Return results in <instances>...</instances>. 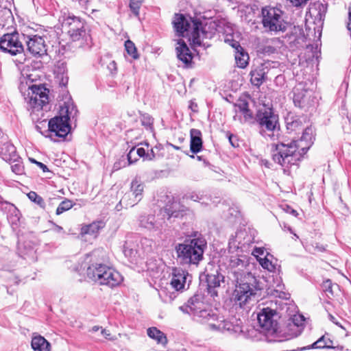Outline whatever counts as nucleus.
I'll return each instance as SVG.
<instances>
[{
  "mask_svg": "<svg viewBox=\"0 0 351 351\" xmlns=\"http://www.w3.org/2000/svg\"><path fill=\"white\" fill-rule=\"evenodd\" d=\"M190 149L193 154L199 152L202 149V132L199 130L193 128L190 130Z\"/></svg>",
  "mask_w": 351,
  "mask_h": 351,
  "instance_id": "25",
  "label": "nucleus"
},
{
  "mask_svg": "<svg viewBox=\"0 0 351 351\" xmlns=\"http://www.w3.org/2000/svg\"><path fill=\"white\" fill-rule=\"evenodd\" d=\"M300 139L292 141L289 143H272L271 153L273 160L285 169L293 165H298V162L309 149L313 143V130L311 127L303 129Z\"/></svg>",
  "mask_w": 351,
  "mask_h": 351,
  "instance_id": "1",
  "label": "nucleus"
},
{
  "mask_svg": "<svg viewBox=\"0 0 351 351\" xmlns=\"http://www.w3.org/2000/svg\"><path fill=\"white\" fill-rule=\"evenodd\" d=\"M36 129L37 131H38L39 132H40L43 135H44L45 137H48L49 138H51V140H53V137H52V134H50V135H46L45 134H43L41 131H40V126L38 125H36Z\"/></svg>",
  "mask_w": 351,
  "mask_h": 351,
  "instance_id": "63",
  "label": "nucleus"
},
{
  "mask_svg": "<svg viewBox=\"0 0 351 351\" xmlns=\"http://www.w3.org/2000/svg\"><path fill=\"white\" fill-rule=\"evenodd\" d=\"M62 28L66 32L73 41L77 40V34H74L75 31L81 30L84 24L76 16H68L62 22Z\"/></svg>",
  "mask_w": 351,
  "mask_h": 351,
  "instance_id": "17",
  "label": "nucleus"
},
{
  "mask_svg": "<svg viewBox=\"0 0 351 351\" xmlns=\"http://www.w3.org/2000/svg\"><path fill=\"white\" fill-rule=\"evenodd\" d=\"M10 211L12 212V215H13V217H12V223H15L19 220V211L13 204H10Z\"/></svg>",
  "mask_w": 351,
  "mask_h": 351,
  "instance_id": "51",
  "label": "nucleus"
},
{
  "mask_svg": "<svg viewBox=\"0 0 351 351\" xmlns=\"http://www.w3.org/2000/svg\"><path fill=\"white\" fill-rule=\"evenodd\" d=\"M73 206V202L68 199H65L59 204V206H58V208L56 209V215H59L63 213L64 212L69 210Z\"/></svg>",
  "mask_w": 351,
  "mask_h": 351,
  "instance_id": "45",
  "label": "nucleus"
},
{
  "mask_svg": "<svg viewBox=\"0 0 351 351\" xmlns=\"http://www.w3.org/2000/svg\"><path fill=\"white\" fill-rule=\"evenodd\" d=\"M145 185L141 179L135 177L130 184V194L133 196V199L130 202H128V195H123L120 200V204H122L125 207H132L137 204L143 198V193L144 191Z\"/></svg>",
  "mask_w": 351,
  "mask_h": 351,
  "instance_id": "14",
  "label": "nucleus"
},
{
  "mask_svg": "<svg viewBox=\"0 0 351 351\" xmlns=\"http://www.w3.org/2000/svg\"><path fill=\"white\" fill-rule=\"evenodd\" d=\"M236 107L238 108L239 111L240 112H243V111L246 110L248 107V103L245 100H241L239 102L236 104Z\"/></svg>",
  "mask_w": 351,
  "mask_h": 351,
  "instance_id": "53",
  "label": "nucleus"
},
{
  "mask_svg": "<svg viewBox=\"0 0 351 351\" xmlns=\"http://www.w3.org/2000/svg\"><path fill=\"white\" fill-rule=\"evenodd\" d=\"M136 153L134 147L132 148L127 155L128 162L130 165L135 162L138 158L136 157Z\"/></svg>",
  "mask_w": 351,
  "mask_h": 351,
  "instance_id": "50",
  "label": "nucleus"
},
{
  "mask_svg": "<svg viewBox=\"0 0 351 351\" xmlns=\"http://www.w3.org/2000/svg\"><path fill=\"white\" fill-rule=\"evenodd\" d=\"M139 225L149 230H156L162 226L161 223L157 221L155 216L152 215H141L139 218Z\"/></svg>",
  "mask_w": 351,
  "mask_h": 351,
  "instance_id": "26",
  "label": "nucleus"
},
{
  "mask_svg": "<svg viewBox=\"0 0 351 351\" xmlns=\"http://www.w3.org/2000/svg\"><path fill=\"white\" fill-rule=\"evenodd\" d=\"M180 310L193 317V319L199 322L205 316L208 315L210 309L204 302V296L202 294H195L183 306H180Z\"/></svg>",
  "mask_w": 351,
  "mask_h": 351,
  "instance_id": "9",
  "label": "nucleus"
},
{
  "mask_svg": "<svg viewBox=\"0 0 351 351\" xmlns=\"http://www.w3.org/2000/svg\"><path fill=\"white\" fill-rule=\"evenodd\" d=\"M74 34H77V40L76 41H80L81 45H88L91 42L90 36L86 30L84 26L81 29V30L75 31Z\"/></svg>",
  "mask_w": 351,
  "mask_h": 351,
  "instance_id": "38",
  "label": "nucleus"
},
{
  "mask_svg": "<svg viewBox=\"0 0 351 351\" xmlns=\"http://www.w3.org/2000/svg\"><path fill=\"white\" fill-rule=\"evenodd\" d=\"M277 288L278 289H276L274 291L273 295L275 297L278 298H279L278 300H288L289 299V294L287 292L282 291V286L278 285L277 286Z\"/></svg>",
  "mask_w": 351,
  "mask_h": 351,
  "instance_id": "48",
  "label": "nucleus"
},
{
  "mask_svg": "<svg viewBox=\"0 0 351 351\" xmlns=\"http://www.w3.org/2000/svg\"><path fill=\"white\" fill-rule=\"evenodd\" d=\"M176 51L178 60L182 61L186 67L189 66L192 62L193 54L182 39L178 40Z\"/></svg>",
  "mask_w": 351,
  "mask_h": 351,
  "instance_id": "20",
  "label": "nucleus"
},
{
  "mask_svg": "<svg viewBox=\"0 0 351 351\" xmlns=\"http://www.w3.org/2000/svg\"><path fill=\"white\" fill-rule=\"evenodd\" d=\"M140 121L147 130H153L154 119L147 113H140Z\"/></svg>",
  "mask_w": 351,
  "mask_h": 351,
  "instance_id": "42",
  "label": "nucleus"
},
{
  "mask_svg": "<svg viewBox=\"0 0 351 351\" xmlns=\"http://www.w3.org/2000/svg\"><path fill=\"white\" fill-rule=\"evenodd\" d=\"M291 322L293 323V326L298 328V330L295 334V336L297 337L301 333L302 330L305 319L303 315L300 314H295L293 315L291 317Z\"/></svg>",
  "mask_w": 351,
  "mask_h": 351,
  "instance_id": "40",
  "label": "nucleus"
},
{
  "mask_svg": "<svg viewBox=\"0 0 351 351\" xmlns=\"http://www.w3.org/2000/svg\"><path fill=\"white\" fill-rule=\"evenodd\" d=\"M310 97L309 92L306 90L303 92L298 87L293 90V102L300 108H304L308 104V98Z\"/></svg>",
  "mask_w": 351,
  "mask_h": 351,
  "instance_id": "29",
  "label": "nucleus"
},
{
  "mask_svg": "<svg viewBox=\"0 0 351 351\" xmlns=\"http://www.w3.org/2000/svg\"><path fill=\"white\" fill-rule=\"evenodd\" d=\"M32 161L34 162H35L40 169H42V170L44 172L48 171V168H47V167L45 164H43V163H42L40 162H37L35 160H32Z\"/></svg>",
  "mask_w": 351,
  "mask_h": 351,
  "instance_id": "62",
  "label": "nucleus"
},
{
  "mask_svg": "<svg viewBox=\"0 0 351 351\" xmlns=\"http://www.w3.org/2000/svg\"><path fill=\"white\" fill-rule=\"evenodd\" d=\"M206 241L202 237L186 240L176 245L177 261L182 265H198L203 259Z\"/></svg>",
  "mask_w": 351,
  "mask_h": 351,
  "instance_id": "2",
  "label": "nucleus"
},
{
  "mask_svg": "<svg viewBox=\"0 0 351 351\" xmlns=\"http://www.w3.org/2000/svg\"><path fill=\"white\" fill-rule=\"evenodd\" d=\"M147 335L157 341L158 343L165 344L167 342V337L164 332L156 327H152L147 329Z\"/></svg>",
  "mask_w": 351,
  "mask_h": 351,
  "instance_id": "31",
  "label": "nucleus"
},
{
  "mask_svg": "<svg viewBox=\"0 0 351 351\" xmlns=\"http://www.w3.org/2000/svg\"><path fill=\"white\" fill-rule=\"evenodd\" d=\"M87 276L100 285L113 288L119 286L123 278L114 268L102 263H93L87 268Z\"/></svg>",
  "mask_w": 351,
  "mask_h": 351,
  "instance_id": "5",
  "label": "nucleus"
},
{
  "mask_svg": "<svg viewBox=\"0 0 351 351\" xmlns=\"http://www.w3.org/2000/svg\"><path fill=\"white\" fill-rule=\"evenodd\" d=\"M27 196L31 201L36 203L40 207L43 208L45 206V203L44 199L40 196H39L36 192L31 191L27 194Z\"/></svg>",
  "mask_w": 351,
  "mask_h": 351,
  "instance_id": "46",
  "label": "nucleus"
},
{
  "mask_svg": "<svg viewBox=\"0 0 351 351\" xmlns=\"http://www.w3.org/2000/svg\"><path fill=\"white\" fill-rule=\"evenodd\" d=\"M256 120L261 136L271 141L278 138L280 136L278 115L271 108L263 106L260 108L256 113Z\"/></svg>",
  "mask_w": 351,
  "mask_h": 351,
  "instance_id": "6",
  "label": "nucleus"
},
{
  "mask_svg": "<svg viewBox=\"0 0 351 351\" xmlns=\"http://www.w3.org/2000/svg\"><path fill=\"white\" fill-rule=\"evenodd\" d=\"M223 326L221 332H228L230 335H238L243 332L242 322L240 319H232V320H223Z\"/></svg>",
  "mask_w": 351,
  "mask_h": 351,
  "instance_id": "23",
  "label": "nucleus"
},
{
  "mask_svg": "<svg viewBox=\"0 0 351 351\" xmlns=\"http://www.w3.org/2000/svg\"><path fill=\"white\" fill-rule=\"evenodd\" d=\"M231 46L235 49V60L237 66L245 68L248 64L249 56L244 51L237 41H234Z\"/></svg>",
  "mask_w": 351,
  "mask_h": 351,
  "instance_id": "24",
  "label": "nucleus"
},
{
  "mask_svg": "<svg viewBox=\"0 0 351 351\" xmlns=\"http://www.w3.org/2000/svg\"><path fill=\"white\" fill-rule=\"evenodd\" d=\"M15 162V164L11 166L12 172H14L16 175L23 174L24 171V167L23 166L22 162L19 160V159H18L17 161H16Z\"/></svg>",
  "mask_w": 351,
  "mask_h": 351,
  "instance_id": "49",
  "label": "nucleus"
},
{
  "mask_svg": "<svg viewBox=\"0 0 351 351\" xmlns=\"http://www.w3.org/2000/svg\"><path fill=\"white\" fill-rule=\"evenodd\" d=\"M242 114H243L245 121L250 120L252 118V113L249 108L243 111Z\"/></svg>",
  "mask_w": 351,
  "mask_h": 351,
  "instance_id": "59",
  "label": "nucleus"
},
{
  "mask_svg": "<svg viewBox=\"0 0 351 351\" xmlns=\"http://www.w3.org/2000/svg\"><path fill=\"white\" fill-rule=\"evenodd\" d=\"M189 273L180 267H173L171 271V285L177 291L185 289Z\"/></svg>",
  "mask_w": 351,
  "mask_h": 351,
  "instance_id": "18",
  "label": "nucleus"
},
{
  "mask_svg": "<svg viewBox=\"0 0 351 351\" xmlns=\"http://www.w3.org/2000/svg\"><path fill=\"white\" fill-rule=\"evenodd\" d=\"M124 255L128 257L131 262L136 260L138 251L134 245H132L128 241L125 242L123 247Z\"/></svg>",
  "mask_w": 351,
  "mask_h": 351,
  "instance_id": "36",
  "label": "nucleus"
},
{
  "mask_svg": "<svg viewBox=\"0 0 351 351\" xmlns=\"http://www.w3.org/2000/svg\"><path fill=\"white\" fill-rule=\"evenodd\" d=\"M276 305H278V306L276 307V309H274V311H276V313H275L276 315V316H278V317L285 316L289 309L288 303L283 302L282 300H276Z\"/></svg>",
  "mask_w": 351,
  "mask_h": 351,
  "instance_id": "41",
  "label": "nucleus"
},
{
  "mask_svg": "<svg viewBox=\"0 0 351 351\" xmlns=\"http://www.w3.org/2000/svg\"><path fill=\"white\" fill-rule=\"evenodd\" d=\"M269 253L267 252V255L264 258L260 257L258 262L263 268L268 270L269 271H274L276 269V266L268 258Z\"/></svg>",
  "mask_w": 351,
  "mask_h": 351,
  "instance_id": "43",
  "label": "nucleus"
},
{
  "mask_svg": "<svg viewBox=\"0 0 351 351\" xmlns=\"http://www.w3.org/2000/svg\"><path fill=\"white\" fill-rule=\"evenodd\" d=\"M276 311L271 308H263L257 315L260 326L267 330L275 332L277 330V322L275 319Z\"/></svg>",
  "mask_w": 351,
  "mask_h": 351,
  "instance_id": "15",
  "label": "nucleus"
},
{
  "mask_svg": "<svg viewBox=\"0 0 351 351\" xmlns=\"http://www.w3.org/2000/svg\"><path fill=\"white\" fill-rule=\"evenodd\" d=\"M281 208L287 213H289L295 217L298 215V212L287 204L282 205Z\"/></svg>",
  "mask_w": 351,
  "mask_h": 351,
  "instance_id": "55",
  "label": "nucleus"
},
{
  "mask_svg": "<svg viewBox=\"0 0 351 351\" xmlns=\"http://www.w3.org/2000/svg\"><path fill=\"white\" fill-rule=\"evenodd\" d=\"M136 155L139 157H144L146 159V152L144 148L140 147L136 150Z\"/></svg>",
  "mask_w": 351,
  "mask_h": 351,
  "instance_id": "60",
  "label": "nucleus"
},
{
  "mask_svg": "<svg viewBox=\"0 0 351 351\" xmlns=\"http://www.w3.org/2000/svg\"><path fill=\"white\" fill-rule=\"evenodd\" d=\"M287 128L289 132L303 130L302 120L299 117H291L287 119Z\"/></svg>",
  "mask_w": 351,
  "mask_h": 351,
  "instance_id": "33",
  "label": "nucleus"
},
{
  "mask_svg": "<svg viewBox=\"0 0 351 351\" xmlns=\"http://www.w3.org/2000/svg\"><path fill=\"white\" fill-rule=\"evenodd\" d=\"M125 48L127 53L134 59H137L138 58L136 46L132 41L130 40H126L125 42Z\"/></svg>",
  "mask_w": 351,
  "mask_h": 351,
  "instance_id": "44",
  "label": "nucleus"
},
{
  "mask_svg": "<svg viewBox=\"0 0 351 351\" xmlns=\"http://www.w3.org/2000/svg\"><path fill=\"white\" fill-rule=\"evenodd\" d=\"M178 207V204L174 203L171 206L165 207L163 210V217H167L168 219L171 217L178 218L182 216V213L180 210H176V208Z\"/></svg>",
  "mask_w": 351,
  "mask_h": 351,
  "instance_id": "39",
  "label": "nucleus"
},
{
  "mask_svg": "<svg viewBox=\"0 0 351 351\" xmlns=\"http://www.w3.org/2000/svg\"><path fill=\"white\" fill-rule=\"evenodd\" d=\"M56 73V82H58L61 87H66L69 82V77L66 72V68L64 63H62L61 65L58 66Z\"/></svg>",
  "mask_w": 351,
  "mask_h": 351,
  "instance_id": "32",
  "label": "nucleus"
},
{
  "mask_svg": "<svg viewBox=\"0 0 351 351\" xmlns=\"http://www.w3.org/2000/svg\"><path fill=\"white\" fill-rule=\"evenodd\" d=\"M246 266V261L244 256H232L229 259V267L231 269H237L233 271L237 274L239 271H242Z\"/></svg>",
  "mask_w": 351,
  "mask_h": 351,
  "instance_id": "30",
  "label": "nucleus"
},
{
  "mask_svg": "<svg viewBox=\"0 0 351 351\" xmlns=\"http://www.w3.org/2000/svg\"><path fill=\"white\" fill-rule=\"evenodd\" d=\"M77 113V110L73 103L64 102L60 109V116L55 117L49 120L47 132L54 134L55 136L64 138L71 129L69 120L71 117L74 118Z\"/></svg>",
  "mask_w": 351,
  "mask_h": 351,
  "instance_id": "7",
  "label": "nucleus"
},
{
  "mask_svg": "<svg viewBox=\"0 0 351 351\" xmlns=\"http://www.w3.org/2000/svg\"><path fill=\"white\" fill-rule=\"evenodd\" d=\"M142 4V0H130V8L135 16H139V10Z\"/></svg>",
  "mask_w": 351,
  "mask_h": 351,
  "instance_id": "47",
  "label": "nucleus"
},
{
  "mask_svg": "<svg viewBox=\"0 0 351 351\" xmlns=\"http://www.w3.org/2000/svg\"><path fill=\"white\" fill-rule=\"evenodd\" d=\"M104 228L102 221H95L90 224L84 226L82 228V232L87 234H96L99 230Z\"/></svg>",
  "mask_w": 351,
  "mask_h": 351,
  "instance_id": "35",
  "label": "nucleus"
},
{
  "mask_svg": "<svg viewBox=\"0 0 351 351\" xmlns=\"http://www.w3.org/2000/svg\"><path fill=\"white\" fill-rule=\"evenodd\" d=\"M0 156L3 160L10 163L20 159L15 147L9 142L3 143L0 147Z\"/></svg>",
  "mask_w": 351,
  "mask_h": 351,
  "instance_id": "22",
  "label": "nucleus"
},
{
  "mask_svg": "<svg viewBox=\"0 0 351 351\" xmlns=\"http://www.w3.org/2000/svg\"><path fill=\"white\" fill-rule=\"evenodd\" d=\"M223 317L215 313L211 309L208 311V315L205 316V318H202L201 322L208 325L210 330L213 331L221 332L222 325L223 324Z\"/></svg>",
  "mask_w": 351,
  "mask_h": 351,
  "instance_id": "21",
  "label": "nucleus"
},
{
  "mask_svg": "<svg viewBox=\"0 0 351 351\" xmlns=\"http://www.w3.org/2000/svg\"><path fill=\"white\" fill-rule=\"evenodd\" d=\"M101 333L106 339L113 340V338L112 337L109 330L106 329H101Z\"/></svg>",
  "mask_w": 351,
  "mask_h": 351,
  "instance_id": "58",
  "label": "nucleus"
},
{
  "mask_svg": "<svg viewBox=\"0 0 351 351\" xmlns=\"http://www.w3.org/2000/svg\"><path fill=\"white\" fill-rule=\"evenodd\" d=\"M282 11L276 7L266 6L262 8V23L270 32L285 30V23L282 19Z\"/></svg>",
  "mask_w": 351,
  "mask_h": 351,
  "instance_id": "8",
  "label": "nucleus"
},
{
  "mask_svg": "<svg viewBox=\"0 0 351 351\" xmlns=\"http://www.w3.org/2000/svg\"><path fill=\"white\" fill-rule=\"evenodd\" d=\"M265 254V248L264 247H254L252 251V254L254 256L258 258L260 256H263Z\"/></svg>",
  "mask_w": 351,
  "mask_h": 351,
  "instance_id": "56",
  "label": "nucleus"
},
{
  "mask_svg": "<svg viewBox=\"0 0 351 351\" xmlns=\"http://www.w3.org/2000/svg\"><path fill=\"white\" fill-rule=\"evenodd\" d=\"M186 198L187 199H191L194 202H199L202 199V196L199 195V194L196 193H191L187 195H186Z\"/></svg>",
  "mask_w": 351,
  "mask_h": 351,
  "instance_id": "54",
  "label": "nucleus"
},
{
  "mask_svg": "<svg viewBox=\"0 0 351 351\" xmlns=\"http://www.w3.org/2000/svg\"><path fill=\"white\" fill-rule=\"evenodd\" d=\"M235 241L238 243L237 247L243 248L245 245H249L252 243L251 235L247 234L245 231H240L237 232L235 236Z\"/></svg>",
  "mask_w": 351,
  "mask_h": 351,
  "instance_id": "34",
  "label": "nucleus"
},
{
  "mask_svg": "<svg viewBox=\"0 0 351 351\" xmlns=\"http://www.w3.org/2000/svg\"><path fill=\"white\" fill-rule=\"evenodd\" d=\"M156 158V154L154 152V149H152L150 152L147 153L146 154V160H152Z\"/></svg>",
  "mask_w": 351,
  "mask_h": 351,
  "instance_id": "61",
  "label": "nucleus"
},
{
  "mask_svg": "<svg viewBox=\"0 0 351 351\" xmlns=\"http://www.w3.org/2000/svg\"><path fill=\"white\" fill-rule=\"evenodd\" d=\"M31 346L34 351H51L50 343L39 335L32 337Z\"/></svg>",
  "mask_w": 351,
  "mask_h": 351,
  "instance_id": "27",
  "label": "nucleus"
},
{
  "mask_svg": "<svg viewBox=\"0 0 351 351\" xmlns=\"http://www.w3.org/2000/svg\"><path fill=\"white\" fill-rule=\"evenodd\" d=\"M228 140L232 147H237L239 146V143H238L237 138L236 136H234L233 134H230L228 136Z\"/></svg>",
  "mask_w": 351,
  "mask_h": 351,
  "instance_id": "57",
  "label": "nucleus"
},
{
  "mask_svg": "<svg viewBox=\"0 0 351 351\" xmlns=\"http://www.w3.org/2000/svg\"><path fill=\"white\" fill-rule=\"evenodd\" d=\"M159 295L160 298H162V300L165 302H169L171 301H172L175 298H176V295L174 294V293H172L169 296V298L167 297L166 295V291L165 290H161L160 292H159Z\"/></svg>",
  "mask_w": 351,
  "mask_h": 351,
  "instance_id": "52",
  "label": "nucleus"
},
{
  "mask_svg": "<svg viewBox=\"0 0 351 351\" xmlns=\"http://www.w3.org/2000/svg\"><path fill=\"white\" fill-rule=\"evenodd\" d=\"M0 49L11 56L22 54L24 51V48L19 39V33L15 32L2 36L0 38Z\"/></svg>",
  "mask_w": 351,
  "mask_h": 351,
  "instance_id": "11",
  "label": "nucleus"
},
{
  "mask_svg": "<svg viewBox=\"0 0 351 351\" xmlns=\"http://www.w3.org/2000/svg\"><path fill=\"white\" fill-rule=\"evenodd\" d=\"M322 288L328 298L334 296L336 291L339 289V285L336 283H332L329 279L324 281Z\"/></svg>",
  "mask_w": 351,
  "mask_h": 351,
  "instance_id": "37",
  "label": "nucleus"
},
{
  "mask_svg": "<svg viewBox=\"0 0 351 351\" xmlns=\"http://www.w3.org/2000/svg\"><path fill=\"white\" fill-rule=\"evenodd\" d=\"M285 39L288 47L292 51L303 49L306 45V38L303 29L300 26L293 27Z\"/></svg>",
  "mask_w": 351,
  "mask_h": 351,
  "instance_id": "12",
  "label": "nucleus"
},
{
  "mask_svg": "<svg viewBox=\"0 0 351 351\" xmlns=\"http://www.w3.org/2000/svg\"><path fill=\"white\" fill-rule=\"evenodd\" d=\"M269 64L268 62L261 64L251 71L250 81L254 86L258 87L263 83L269 71Z\"/></svg>",
  "mask_w": 351,
  "mask_h": 351,
  "instance_id": "19",
  "label": "nucleus"
},
{
  "mask_svg": "<svg viewBox=\"0 0 351 351\" xmlns=\"http://www.w3.org/2000/svg\"><path fill=\"white\" fill-rule=\"evenodd\" d=\"M54 230L57 232H63V228H62V227H61L58 225H55Z\"/></svg>",
  "mask_w": 351,
  "mask_h": 351,
  "instance_id": "64",
  "label": "nucleus"
},
{
  "mask_svg": "<svg viewBox=\"0 0 351 351\" xmlns=\"http://www.w3.org/2000/svg\"><path fill=\"white\" fill-rule=\"evenodd\" d=\"M243 281L236 287L233 293L234 306L243 309L250 308L251 302L258 300L256 298L257 291L261 289L258 287L256 279L250 273L245 277Z\"/></svg>",
  "mask_w": 351,
  "mask_h": 351,
  "instance_id": "4",
  "label": "nucleus"
},
{
  "mask_svg": "<svg viewBox=\"0 0 351 351\" xmlns=\"http://www.w3.org/2000/svg\"><path fill=\"white\" fill-rule=\"evenodd\" d=\"M223 276L217 274H207L206 282L208 287V291L211 296L214 297L217 295V292L215 291V288L220 286V282Z\"/></svg>",
  "mask_w": 351,
  "mask_h": 351,
  "instance_id": "28",
  "label": "nucleus"
},
{
  "mask_svg": "<svg viewBox=\"0 0 351 351\" xmlns=\"http://www.w3.org/2000/svg\"><path fill=\"white\" fill-rule=\"evenodd\" d=\"M48 93L49 90L42 86L32 85L24 93V98L29 108L38 110L48 104Z\"/></svg>",
  "mask_w": 351,
  "mask_h": 351,
  "instance_id": "10",
  "label": "nucleus"
},
{
  "mask_svg": "<svg viewBox=\"0 0 351 351\" xmlns=\"http://www.w3.org/2000/svg\"><path fill=\"white\" fill-rule=\"evenodd\" d=\"M28 51L35 56L47 53V45L44 38L37 34H23Z\"/></svg>",
  "mask_w": 351,
  "mask_h": 351,
  "instance_id": "13",
  "label": "nucleus"
},
{
  "mask_svg": "<svg viewBox=\"0 0 351 351\" xmlns=\"http://www.w3.org/2000/svg\"><path fill=\"white\" fill-rule=\"evenodd\" d=\"M326 12L327 5L317 1L310 5L306 13V17L309 16L317 27L321 28L323 25Z\"/></svg>",
  "mask_w": 351,
  "mask_h": 351,
  "instance_id": "16",
  "label": "nucleus"
},
{
  "mask_svg": "<svg viewBox=\"0 0 351 351\" xmlns=\"http://www.w3.org/2000/svg\"><path fill=\"white\" fill-rule=\"evenodd\" d=\"M173 27L179 36H189L194 45L200 46L204 38L210 37L202 26L201 21H188L182 14H176L173 21Z\"/></svg>",
  "mask_w": 351,
  "mask_h": 351,
  "instance_id": "3",
  "label": "nucleus"
}]
</instances>
